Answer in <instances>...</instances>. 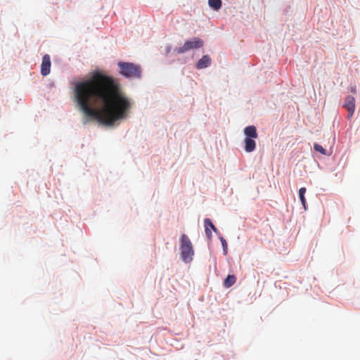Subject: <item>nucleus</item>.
<instances>
[{
  "label": "nucleus",
  "instance_id": "f257e3e1",
  "mask_svg": "<svg viewBox=\"0 0 360 360\" xmlns=\"http://www.w3.org/2000/svg\"><path fill=\"white\" fill-rule=\"evenodd\" d=\"M72 85L75 101L88 118L112 126L127 118L130 112L132 102L110 76L95 71L88 79Z\"/></svg>",
  "mask_w": 360,
  "mask_h": 360
},
{
  "label": "nucleus",
  "instance_id": "f03ea898",
  "mask_svg": "<svg viewBox=\"0 0 360 360\" xmlns=\"http://www.w3.org/2000/svg\"><path fill=\"white\" fill-rule=\"evenodd\" d=\"M120 72L127 78H139L141 75V67L132 63L119 62Z\"/></svg>",
  "mask_w": 360,
  "mask_h": 360
},
{
  "label": "nucleus",
  "instance_id": "7ed1b4c3",
  "mask_svg": "<svg viewBox=\"0 0 360 360\" xmlns=\"http://www.w3.org/2000/svg\"><path fill=\"white\" fill-rule=\"evenodd\" d=\"M181 255L183 261L189 262L192 260V257L194 254L192 243L188 237L183 234L181 237Z\"/></svg>",
  "mask_w": 360,
  "mask_h": 360
},
{
  "label": "nucleus",
  "instance_id": "20e7f679",
  "mask_svg": "<svg viewBox=\"0 0 360 360\" xmlns=\"http://www.w3.org/2000/svg\"><path fill=\"white\" fill-rule=\"evenodd\" d=\"M203 44L204 42L202 39L198 37H194L191 40L186 41L182 46L176 49V52L178 53H184L193 49H199Z\"/></svg>",
  "mask_w": 360,
  "mask_h": 360
},
{
  "label": "nucleus",
  "instance_id": "39448f33",
  "mask_svg": "<svg viewBox=\"0 0 360 360\" xmlns=\"http://www.w3.org/2000/svg\"><path fill=\"white\" fill-rule=\"evenodd\" d=\"M344 108L348 111V118L350 119L355 110V99L352 96H347L345 98Z\"/></svg>",
  "mask_w": 360,
  "mask_h": 360
},
{
  "label": "nucleus",
  "instance_id": "423d86ee",
  "mask_svg": "<svg viewBox=\"0 0 360 360\" xmlns=\"http://www.w3.org/2000/svg\"><path fill=\"white\" fill-rule=\"evenodd\" d=\"M51 69V58L49 55L45 54L42 58V63L41 65V73L43 76H46L50 73Z\"/></svg>",
  "mask_w": 360,
  "mask_h": 360
},
{
  "label": "nucleus",
  "instance_id": "0eeeda50",
  "mask_svg": "<svg viewBox=\"0 0 360 360\" xmlns=\"http://www.w3.org/2000/svg\"><path fill=\"white\" fill-rule=\"evenodd\" d=\"M204 224H205V234L208 238H212L211 229L213 230L214 232H216L217 229L209 218H206L204 220Z\"/></svg>",
  "mask_w": 360,
  "mask_h": 360
},
{
  "label": "nucleus",
  "instance_id": "6e6552de",
  "mask_svg": "<svg viewBox=\"0 0 360 360\" xmlns=\"http://www.w3.org/2000/svg\"><path fill=\"white\" fill-rule=\"evenodd\" d=\"M210 64H211L210 57L207 55H205V56H202V58L198 61V63L196 64V68L198 69H203V68H205L210 66Z\"/></svg>",
  "mask_w": 360,
  "mask_h": 360
},
{
  "label": "nucleus",
  "instance_id": "1a4fd4ad",
  "mask_svg": "<svg viewBox=\"0 0 360 360\" xmlns=\"http://www.w3.org/2000/svg\"><path fill=\"white\" fill-rule=\"evenodd\" d=\"M244 134L246 137H249V139H257L258 136L257 129L255 126H248L245 128Z\"/></svg>",
  "mask_w": 360,
  "mask_h": 360
},
{
  "label": "nucleus",
  "instance_id": "9d476101",
  "mask_svg": "<svg viewBox=\"0 0 360 360\" xmlns=\"http://www.w3.org/2000/svg\"><path fill=\"white\" fill-rule=\"evenodd\" d=\"M245 150L248 153L252 152L255 150L256 147V143L252 139H249V137H245Z\"/></svg>",
  "mask_w": 360,
  "mask_h": 360
},
{
  "label": "nucleus",
  "instance_id": "9b49d317",
  "mask_svg": "<svg viewBox=\"0 0 360 360\" xmlns=\"http://www.w3.org/2000/svg\"><path fill=\"white\" fill-rule=\"evenodd\" d=\"M236 281V277L234 275H228L224 281V286L229 288L234 285Z\"/></svg>",
  "mask_w": 360,
  "mask_h": 360
},
{
  "label": "nucleus",
  "instance_id": "f8f14e48",
  "mask_svg": "<svg viewBox=\"0 0 360 360\" xmlns=\"http://www.w3.org/2000/svg\"><path fill=\"white\" fill-rule=\"evenodd\" d=\"M305 193H306V188L302 187V188H300L299 197H300V201H301L304 210H307V206H306L307 201H306V199L304 197Z\"/></svg>",
  "mask_w": 360,
  "mask_h": 360
},
{
  "label": "nucleus",
  "instance_id": "ddd939ff",
  "mask_svg": "<svg viewBox=\"0 0 360 360\" xmlns=\"http://www.w3.org/2000/svg\"><path fill=\"white\" fill-rule=\"evenodd\" d=\"M208 4L215 11H218L221 7V0H208Z\"/></svg>",
  "mask_w": 360,
  "mask_h": 360
},
{
  "label": "nucleus",
  "instance_id": "4468645a",
  "mask_svg": "<svg viewBox=\"0 0 360 360\" xmlns=\"http://www.w3.org/2000/svg\"><path fill=\"white\" fill-rule=\"evenodd\" d=\"M314 150L316 151L320 152L323 155H326V149H324L321 145H319L318 143H314Z\"/></svg>",
  "mask_w": 360,
  "mask_h": 360
},
{
  "label": "nucleus",
  "instance_id": "2eb2a0df",
  "mask_svg": "<svg viewBox=\"0 0 360 360\" xmlns=\"http://www.w3.org/2000/svg\"><path fill=\"white\" fill-rule=\"evenodd\" d=\"M220 240H221V245L223 246V250H224V254L226 255L227 253V246H228L226 240L223 237L220 238Z\"/></svg>",
  "mask_w": 360,
  "mask_h": 360
},
{
  "label": "nucleus",
  "instance_id": "dca6fc26",
  "mask_svg": "<svg viewBox=\"0 0 360 360\" xmlns=\"http://www.w3.org/2000/svg\"><path fill=\"white\" fill-rule=\"evenodd\" d=\"M350 91H351L352 93L355 94V93H356V87H355V86H352V87L350 88Z\"/></svg>",
  "mask_w": 360,
  "mask_h": 360
}]
</instances>
